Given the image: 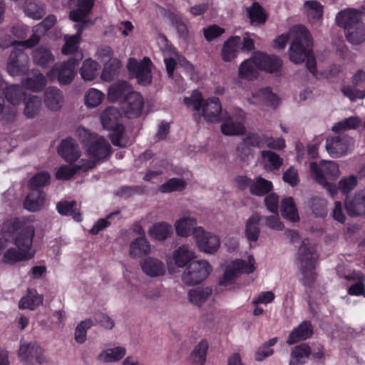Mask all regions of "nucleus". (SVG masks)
<instances>
[{
    "instance_id": "09e8293b",
    "label": "nucleus",
    "mask_w": 365,
    "mask_h": 365,
    "mask_svg": "<svg viewBox=\"0 0 365 365\" xmlns=\"http://www.w3.org/2000/svg\"><path fill=\"white\" fill-rule=\"evenodd\" d=\"M24 114L27 118H34L40 110L41 100L36 96L24 98Z\"/></svg>"
},
{
    "instance_id": "39448f33",
    "label": "nucleus",
    "mask_w": 365,
    "mask_h": 365,
    "mask_svg": "<svg viewBox=\"0 0 365 365\" xmlns=\"http://www.w3.org/2000/svg\"><path fill=\"white\" fill-rule=\"evenodd\" d=\"M183 101L186 106L192 107L194 110L198 113L200 112L202 107V114L207 121L211 123L219 121L222 106L218 98H212L202 103L201 93L195 91L190 97H185Z\"/></svg>"
},
{
    "instance_id": "f8f14e48",
    "label": "nucleus",
    "mask_w": 365,
    "mask_h": 365,
    "mask_svg": "<svg viewBox=\"0 0 365 365\" xmlns=\"http://www.w3.org/2000/svg\"><path fill=\"white\" fill-rule=\"evenodd\" d=\"M82 29L83 26L78 30L77 35L72 36L66 40V42L61 48V53L66 55L71 54V56L66 61H64L62 63L59 68H76V67L79 66L83 58V53L80 51H77V48ZM51 68H58L52 66Z\"/></svg>"
},
{
    "instance_id": "1a4fd4ad",
    "label": "nucleus",
    "mask_w": 365,
    "mask_h": 365,
    "mask_svg": "<svg viewBox=\"0 0 365 365\" xmlns=\"http://www.w3.org/2000/svg\"><path fill=\"white\" fill-rule=\"evenodd\" d=\"M255 259L249 255L247 259H236L230 263L219 281L221 286L228 287L232 284L236 277L243 273L250 274L255 271Z\"/></svg>"
},
{
    "instance_id": "c85d7f7f",
    "label": "nucleus",
    "mask_w": 365,
    "mask_h": 365,
    "mask_svg": "<svg viewBox=\"0 0 365 365\" xmlns=\"http://www.w3.org/2000/svg\"><path fill=\"white\" fill-rule=\"evenodd\" d=\"M241 43V38L239 36H232L223 43L221 56L225 62H230L237 57L238 48Z\"/></svg>"
},
{
    "instance_id": "6e6d98bb",
    "label": "nucleus",
    "mask_w": 365,
    "mask_h": 365,
    "mask_svg": "<svg viewBox=\"0 0 365 365\" xmlns=\"http://www.w3.org/2000/svg\"><path fill=\"white\" fill-rule=\"evenodd\" d=\"M93 322L87 319L77 324L74 331V339L76 343L82 344L87 339V331L93 326Z\"/></svg>"
},
{
    "instance_id": "e433bc0d",
    "label": "nucleus",
    "mask_w": 365,
    "mask_h": 365,
    "mask_svg": "<svg viewBox=\"0 0 365 365\" xmlns=\"http://www.w3.org/2000/svg\"><path fill=\"white\" fill-rule=\"evenodd\" d=\"M133 92L130 85L128 82L122 81L110 86L108 96L110 101H115L121 98L123 100L127 95Z\"/></svg>"
},
{
    "instance_id": "20e7f679",
    "label": "nucleus",
    "mask_w": 365,
    "mask_h": 365,
    "mask_svg": "<svg viewBox=\"0 0 365 365\" xmlns=\"http://www.w3.org/2000/svg\"><path fill=\"white\" fill-rule=\"evenodd\" d=\"M317 257L314 245L309 240H304L298 250L297 265L302 275L301 282L305 286H310L315 281Z\"/></svg>"
},
{
    "instance_id": "473e14b6",
    "label": "nucleus",
    "mask_w": 365,
    "mask_h": 365,
    "mask_svg": "<svg viewBox=\"0 0 365 365\" xmlns=\"http://www.w3.org/2000/svg\"><path fill=\"white\" fill-rule=\"evenodd\" d=\"M313 334L311 324L307 321L302 322L294 328L289 335L287 343L289 345L294 344L299 341L309 338Z\"/></svg>"
},
{
    "instance_id": "4c0bfd02",
    "label": "nucleus",
    "mask_w": 365,
    "mask_h": 365,
    "mask_svg": "<svg viewBox=\"0 0 365 365\" xmlns=\"http://www.w3.org/2000/svg\"><path fill=\"white\" fill-rule=\"evenodd\" d=\"M311 354V348L307 344H302L293 348L289 365H303Z\"/></svg>"
},
{
    "instance_id": "49530a36",
    "label": "nucleus",
    "mask_w": 365,
    "mask_h": 365,
    "mask_svg": "<svg viewBox=\"0 0 365 365\" xmlns=\"http://www.w3.org/2000/svg\"><path fill=\"white\" fill-rule=\"evenodd\" d=\"M247 16L252 24H264L267 21V15L263 8L257 2H254L247 9Z\"/></svg>"
},
{
    "instance_id": "13d9d810",
    "label": "nucleus",
    "mask_w": 365,
    "mask_h": 365,
    "mask_svg": "<svg viewBox=\"0 0 365 365\" xmlns=\"http://www.w3.org/2000/svg\"><path fill=\"white\" fill-rule=\"evenodd\" d=\"M77 203L75 201H63L60 202L56 205V209L59 214L63 215H72L76 221H81V217L80 214H75Z\"/></svg>"
},
{
    "instance_id": "393cba45",
    "label": "nucleus",
    "mask_w": 365,
    "mask_h": 365,
    "mask_svg": "<svg viewBox=\"0 0 365 365\" xmlns=\"http://www.w3.org/2000/svg\"><path fill=\"white\" fill-rule=\"evenodd\" d=\"M45 204V193L40 189H31L24 202V207L30 212H38L44 207Z\"/></svg>"
},
{
    "instance_id": "603ef678",
    "label": "nucleus",
    "mask_w": 365,
    "mask_h": 365,
    "mask_svg": "<svg viewBox=\"0 0 365 365\" xmlns=\"http://www.w3.org/2000/svg\"><path fill=\"white\" fill-rule=\"evenodd\" d=\"M31 259L23 251L16 247H9L4 253L2 260L5 263L13 264L18 262L26 261Z\"/></svg>"
},
{
    "instance_id": "de8ad7c7",
    "label": "nucleus",
    "mask_w": 365,
    "mask_h": 365,
    "mask_svg": "<svg viewBox=\"0 0 365 365\" xmlns=\"http://www.w3.org/2000/svg\"><path fill=\"white\" fill-rule=\"evenodd\" d=\"M105 98L101 91L91 88L86 91L83 97L84 104L88 108H94L98 106Z\"/></svg>"
},
{
    "instance_id": "2eb2a0df",
    "label": "nucleus",
    "mask_w": 365,
    "mask_h": 365,
    "mask_svg": "<svg viewBox=\"0 0 365 365\" xmlns=\"http://www.w3.org/2000/svg\"><path fill=\"white\" fill-rule=\"evenodd\" d=\"M35 235V227L32 225L24 226L16 235L14 243L16 248L23 251L32 258L35 251L32 249L33 239Z\"/></svg>"
},
{
    "instance_id": "a878e982",
    "label": "nucleus",
    "mask_w": 365,
    "mask_h": 365,
    "mask_svg": "<svg viewBox=\"0 0 365 365\" xmlns=\"http://www.w3.org/2000/svg\"><path fill=\"white\" fill-rule=\"evenodd\" d=\"M43 101L48 110L58 111L64 103L63 93L56 87H49L44 92Z\"/></svg>"
},
{
    "instance_id": "69168bd1",
    "label": "nucleus",
    "mask_w": 365,
    "mask_h": 365,
    "mask_svg": "<svg viewBox=\"0 0 365 365\" xmlns=\"http://www.w3.org/2000/svg\"><path fill=\"white\" fill-rule=\"evenodd\" d=\"M130 76H135L137 82L143 86H146L151 82L152 75L150 70H130Z\"/></svg>"
},
{
    "instance_id": "58836bf2",
    "label": "nucleus",
    "mask_w": 365,
    "mask_h": 365,
    "mask_svg": "<svg viewBox=\"0 0 365 365\" xmlns=\"http://www.w3.org/2000/svg\"><path fill=\"white\" fill-rule=\"evenodd\" d=\"M126 354L123 346H116L103 350L97 356V360L102 363H112L120 360Z\"/></svg>"
},
{
    "instance_id": "7ed1b4c3",
    "label": "nucleus",
    "mask_w": 365,
    "mask_h": 365,
    "mask_svg": "<svg viewBox=\"0 0 365 365\" xmlns=\"http://www.w3.org/2000/svg\"><path fill=\"white\" fill-rule=\"evenodd\" d=\"M361 12L355 9H346L337 13L335 21L343 28L348 41L359 44L365 41V25L361 20Z\"/></svg>"
},
{
    "instance_id": "680f3d73",
    "label": "nucleus",
    "mask_w": 365,
    "mask_h": 365,
    "mask_svg": "<svg viewBox=\"0 0 365 365\" xmlns=\"http://www.w3.org/2000/svg\"><path fill=\"white\" fill-rule=\"evenodd\" d=\"M357 185V178L354 175L341 178L338 182V190L344 195L349 193Z\"/></svg>"
},
{
    "instance_id": "ddd939ff",
    "label": "nucleus",
    "mask_w": 365,
    "mask_h": 365,
    "mask_svg": "<svg viewBox=\"0 0 365 365\" xmlns=\"http://www.w3.org/2000/svg\"><path fill=\"white\" fill-rule=\"evenodd\" d=\"M193 237L199 250L206 254H214L220 247V240L218 236L205 231L202 227L199 226L194 229Z\"/></svg>"
},
{
    "instance_id": "0eeeda50",
    "label": "nucleus",
    "mask_w": 365,
    "mask_h": 365,
    "mask_svg": "<svg viewBox=\"0 0 365 365\" xmlns=\"http://www.w3.org/2000/svg\"><path fill=\"white\" fill-rule=\"evenodd\" d=\"M120 117L118 110L113 107L107 108L101 115V120L104 128L110 130V138L114 145L125 147L128 140L123 134V126L118 123Z\"/></svg>"
},
{
    "instance_id": "a211bd4d",
    "label": "nucleus",
    "mask_w": 365,
    "mask_h": 365,
    "mask_svg": "<svg viewBox=\"0 0 365 365\" xmlns=\"http://www.w3.org/2000/svg\"><path fill=\"white\" fill-rule=\"evenodd\" d=\"M121 107L129 118L138 117L143 108V98L140 93L133 91L122 101Z\"/></svg>"
},
{
    "instance_id": "dca6fc26",
    "label": "nucleus",
    "mask_w": 365,
    "mask_h": 365,
    "mask_svg": "<svg viewBox=\"0 0 365 365\" xmlns=\"http://www.w3.org/2000/svg\"><path fill=\"white\" fill-rule=\"evenodd\" d=\"M351 141L349 135L339 134L327 139L326 149L331 157L340 158L347 153Z\"/></svg>"
},
{
    "instance_id": "b1692460",
    "label": "nucleus",
    "mask_w": 365,
    "mask_h": 365,
    "mask_svg": "<svg viewBox=\"0 0 365 365\" xmlns=\"http://www.w3.org/2000/svg\"><path fill=\"white\" fill-rule=\"evenodd\" d=\"M245 117V114L242 110H239L236 120L233 117H228L226 118L222 125L221 130L224 135H237L242 134L245 132V127L240 122Z\"/></svg>"
},
{
    "instance_id": "3c124183",
    "label": "nucleus",
    "mask_w": 365,
    "mask_h": 365,
    "mask_svg": "<svg viewBox=\"0 0 365 365\" xmlns=\"http://www.w3.org/2000/svg\"><path fill=\"white\" fill-rule=\"evenodd\" d=\"M22 83L27 89L34 92H39L46 86V81L42 74L36 73L29 76Z\"/></svg>"
},
{
    "instance_id": "f03ea898",
    "label": "nucleus",
    "mask_w": 365,
    "mask_h": 365,
    "mask_svg": "<svg viewBox=\"0 0 365 365\" xmlns=\"http://www.w3.org/2000/svg\"><path fill=\"white\" fill-rule=\"evenodd\" d=\"M289 59L296 64L306 63V68H317L309 31L303 26L295 28V35L289 47Z\"/></svg>"
},
{
    "instance_id": "774afa93",
    "label": "nucleus",
    "mask_w": 365,
    "mask_h": 365,
    "mask_svg": "<svg viewBox=\"0 0 365 365\" xmlns=\"http://www.w3.org/2000/svg\"><path fill=\"white\" fill-rule=\"evenodd\" d=\"M341 92L351 101L365 98V90H358L349 86L342 87Z\"/></svg>"
},
{
    "instance_id": "c9c22d12",
    "label": "nucleus",
    "mask_w": 365,
    "mask_h": 365,
    "mask_svg": "<svg viewBox=\"0 0 365 365\" xmlns=\"http://www.w3.org/2000/svg\"><path fill=\"white\" fill-rule=\"evenodd\" d=\"M29 62V56L24 51L14 48L9 55L7 68H28Z\"/></svg>"
},
{
    "instance_id": "f3484780",
    "label": "nucleus",
    "mask_w": 365,
    "mask_h": 365,
    "mask_svg": "<svg viewBox=\"0 0 365 365\" xmlns=\"http://www.w3.org/2000/svg\"><path fill=\"white\" fill-rule=\"evenodd\" d=\"M238 183L242 187L249 186L250 193L256 196H263L273 188L272 182L262 177L255 178L252 180L245 177H240Z\"/></svg>"
},
{
    "instance_id": "338daca9",
    "label": "nucleus",
    "mask_w": 365,
    "mask_h": 365,
    "mask_svg": "<svg viewBox=\"0 0 365 365\" xmlns=\"http://www.w3.org/2000/svg\"><path fill=\"white\" fill-rule=\"evenodd\" d=\"M50 180V175L47 172H41L35 175L30 180L32 189H38V187L47 185Z\"/></svg>"
},
{
    "instance_id": "6e6552de",
    "label": "nucleus",
    "mask_w": 365,
    "mask_h": 365,
    "mask_svg": "<svg viewBox=\"0 0 365 365\" xmlns=\"http://www.w3.org/2000/svg\"><path fill=\"white\" fill-rule=\"evenodd\" d=\"M255 259L249 255L247 259H236L230 263L219 281L221 286L228 287L232 284L236 277L243 273L250 274L255 271Z\"/></svg>"
},
{
    "instance_id": "4be33fe9",
    "label": "nucleus",
    "mask_w": 365,
    "mask_h": 365,
    "mask_svg": "<svg viewBox=\"0 0 365 365\" xmlns=\"http://www.w3.org/2000/svg\"><path fill=\"white\" fill-rule=\"evenodd\" d=\"M58 153L66 161L70 163L77 161L81 155L78 144L71 138L61 141Z\"/></svg>"
},
{
    "instance_id": "5701e85b",
    "label": "nucleus",
    "mask_w": 365,
    "mask_h": 365,
    "mask_svg": "<svg viewBox=\"0 0 365 365\" xmlns=\"http://www.w3.org/2000/svg\"><path fill=\"white\" fill-rule=\"evenodd\" d=\"M250 102L253 104L263 103L276 108L279 103V98L269 88H264L252 93Z\"/></svg>"
},
{
    "instance_id": "5fc2aeb1",
    "label": "nucleus",
    "mask_w": 365,
    "mask_h": 365,
    "mask_svg": "<svg viewBox=\"0 0 365 365\" xmlns=\"http://www.w3.org/2000/svg\"><path fill=\"white\" fill-rule=\"evenodd\" d=\"M187 182L180 178H173L161 185L159 190L163 193L181 191L185 188Z\"/></svg>"
},
{
    "instance_id": "cd10ccee",
    "label": "nucleus",
    "mask_w": 365,
    "mask_h": 365,
    "mask_svg": "<svg viewBox=\"0 0 365 365\" xmlns=\"http://www.w3.org/2000/svg\"><path fill=\"white\" fill-rule=\"evenodd\" d=\"M195 258V251L188 245H182L172 255L174 264L178 267H187Z\"/></svg>"
},
{
    "instance_id": "6ab92c4d",
    "label": "nucleus",
    "mask_w": 365,
    "mask_h": 365,
    "mask_svg": "<svg viewBox=\"0 0 365 365\" xmlns=\"http://www.w3.org/2000/svg\"><path fill=\"white\" fill-rule=\"evenodd\" d=\"M140 267L143 272L150 277H159L166 272L165 263L155 257H146L140 262Z\"/></svg>"
},
{
    "instance_id": "f704fd0d",
    "label": "nucleus",
    "mask_w": 365,
    "mask_h": 365,
    "mask_svg": "<svg viewBox=\"0 0 365 365\" xmlns=\"http://www.w3.org/2000/svg\"><path fill=\"white\" fill-rule=\"evenodd\" d=\"M261 219L260 215L255 212L247 220L245 225V236L250 242H255L259 238L260 233L259 223Z\"/></svg>"
},
{
    "instance_id": "864d4df0",
    "label": "nucleus",
    "mask_w": 365,
    "mask_h": 365,
    "mask_svg": "<svg viewBox=\"0 0 365 365\" xmlns=\"http://www.w3.org/2000/svg\"><path fill=\"white\" fill-rule=\"evenodd\" d=\"M345 277L349 280L358 279L357 282L349 288V294L355 296L365 295V287L364 284L365 277L361 272L353 273L351 275H346Z\"/></svg>"
},
{
    "instance_id": "bf43d9fd",
    "label": "nucleus",
    "mask_w": 365,
    "mask_h": 365,
    "mask_svg": "<svg viewBox=\"0 0 365 365\" xmlns=\"http://www.w3.org/2000/svg\"><path fill=\"white\" fill-rule=\"evenodd\" d=\"M82 163L80 160L76 165H68L61 166L56 173V177L58 180H68L73 176L77 171L82 170L79 165Z\"/></svg>"
},
{
    "instance_id": "a18cd8bd",
    "label": "nucleus",
    "mask_w": 365,
    "mask_h": 365,
    "mask_svg": "<svg viewBox=\"0 0 365 365\" xmlns=\"http://www.w3.org/2000/svg\"><path fill=\"white\" fill-rule=\"evenodd\" d=\"M307 16L313 23L322 19L324 7L322 4L316 0L306 1L304 4Z\"/></svg>"
},
{
    "instance_id": "c756f323",
    "label": "nucleus",
    "mask_w": 365,
    "mask_h": 365,
    "mask_svg": "<svg viewBox=\"0 0 365 365\" xmlns=\"http://www.w3.org/2000/svg\"><path fill=\"white\" fill-rule=\"evenodd\" d=\"M173 227L166 222L154 223L148 230L149 236L157 241L163 242L173 235Z\"/></svg>"
},
{
    "instance_id": "72a5a7b5",
    "label": "nucleus",
    "mask_w": 365,
    "mask_h": 365,
    "mask_svg": "<svg viewBox=\"0 0 365 365\" xmlns=\"http://www.w3.org/2000/svg\"><path fill=\"white\" fill-rule=\"evenodd\" d=\"M150 251V245L145 237H138L131 242L129 255L133 258H139L148 255Z\"/></svg>"
},
{
    "instance_id": "f257e3e1",
    "label": "nucleus",
    "mask_w": 365,
    "mask_h": 365,
    "mask_svg": "<svg viewBox=\"0 0 365 365\" xmlns=\"http://www.w3.org/2000/svg\"><path fill=\"white\" fill-rule=\"evenodd\" d=\"M76 135L83 144L87 159H81L79 168L86 171L95 166L96 163L106 158L110 153V145L106 139L94 133H90L82 126L77 128Z\"/></svg>"
},
{
    "instance_id": "8fccbe9b",
    "label": "nucleus",
    "mask_w": 365,
    "mask_h": 365,
    "mask_svg": "<svg viewBox=\"0 0 365 365\" xmlns=\"http://www.w3.org/2000/svg\"><path fill=\"white\" fill-rule=\"evenodd\" d=\"M361 123V120L357 116H351L339 121L332 126V131L337 134L344 135V132L356 128Z\"/></svg>"
},
{
    "instance_id": "412c9836",
    "label": "nucleus",
    "mask_w": 365,
    "mask_h": 365,
    "mask_svg": "<svg viewBox=\"0 0 365 365\" xmlns=\"http://www.w3.org/2000/svg\"><path fill=\"white\" fill-rule=\"evenodd\" d=\"M34 63L42 68L51 66L55 56L48 45H40L32 51Z\"/></svg>"
},
{
    "instance_id": "7c9ffc66",
    "label": "nucleus",
    "mask_w": 365,
    "mask_h": 365,
    "mask_svg": "<svg viewBox=\"0 0 365 365\" xmlns=\"http://www.w3.org/2000/svg\"><path fill=\"white\" fill-rule=\"evenodd\" d=\"M346 209L350 215H361L365 214V190H361L355 194L350 200H346Z\"/></svg>"
},
{
    "instance_id": "9d476101",
    "label": "nucleus",
    "mask_w": 365,
    "mask_h": 365,
    "mask_svg": "<svg viewBox=\"0 0 365 365\" xmlns=\"http://www.w3.org/2000/svg\"><path fill=\"white\" fill-rule=\"evenodd\" d=\"M212 268L206 260H195L188 264L182 274V280L187 285H196L205 280Z\"/></svg>"
},
{
    "instance_id": "c03bdc74",
    "label": "nucleus",
    "mask_w": 365,
    "mask_h": 365,
    "mask_svg": "<svg viewBox=\"0 0 365 365\" xmlns=\"http://www.w3.org/2000/svg\"><path fill=\"white\" fill-rule=\"evenodd\" d=\"M24 12L29 17L38 20L46 14V6L41 1H29L25 4Z\"/></svg>"
},
{
    "instance_id": "4468645a",
    "label": "nucleus",
    "mask_w": 365,
    "mask_h": 365,
    "mask_svg": "<svg viewBox=\"0 0 365 365\" xmlns=\"http://www.w3.org/2000/svg\"><path fill=\"white\" fill-rule=\"evenodd\" d=\"M19 357L24 365H34V362L43 364L47 362L43 349L34 342H20Z\"/></svg>"
},
{
    "instance_id": "4d7b16f0",
    "label": "nucleus",
    "mask_w": 365,
    "mask_h": 365,
    "mask_svg": "<svg viewBox=\"0 0 365 365\" xmlns=\"http://www.w3.org/2000/svg\"><path fill=\"white\" fill-rule=\"evenodd\" d=\"M5 96L13 106L19 105L22 99L24 100V98H26L23 88L17 85L8 87L5 92Z\"/></svg>"
},
{
    "instance_id": "e2e57ef3",
    "label": "nucleus",
    "mask_w": 365,
    "mask_h": 365,
    "mask_svg": "<svg viewBox=\"0 0 365 365\" xmlns=\"http://www.w3.org/2000/svg\"><path fill=\"white\" fill-rule=\"evenodd\" d=\"M165 68H175L179 64L184 68H192V66L182 56L175 55V57L164 58Z\"/></svg>"
},
{
    "instance_id": "2f4dec72",
    "label": "nucleus",
    "mask_w": 365,
    "mask_h": 365,
    "mask_svg": "<svg viewBox=\"0 0 365 365\" xmlns=\"http://www.w3.org/2000/svg\"><path fill=\"white\" fill-rule=\"evenodd\" d=\"M43 302V297L39 294L36 290L29 289L26 294L24 296L19 302L20 309L35 310L41 306Z\"/></svg>"
},
{
    "instance_id": "a19ab883",
    "label": "nucleus",
    "mask_w": 365,
    "mask_h": 365,
    "mask_svg": "<svg viewBox=\"0 0 365 365\" xmlns=\"http://www.w3.org/2000/svg\"><path fill=\"white\" fill-rule=\"evenodd\" d=\"M280 210L282 217L287 220L296 222L299 219L295 203L291 197H286L282 200Z\"/></svg>"
},
{
    "instance_id": "ea45409f",
    "label": "nucleus",
    "mask_w": 365,
    "mask_h": 365,
    "mask_svg": "<svg viewBox=\"0 0 365 365\" xmlns=\"http://www.w3.org/2000/svg\"><path fill=\"white\" fill-rule=\"evenodd\" d=\"M261 158L264 169L269 171L278 170L283 163V159L271 150H262Z\"/></svg>"
},
{
    "instance_id": "aec40b11",
    "label": "nucleus",
    "mask_w": 365,
    "mask_h": 365,
    "mask_svg": "<svg viewBox=\"0 0 365 365\" xmlns=\"http://www.w3.org/2000/svg\"><path fill=\"white\" fill-rule=\"evenodd\" d=\"M213 299V290L209 286L198 287L191 289L187 292L189 302L197 307H201L205 303Z\"/></svg>"
},
{
    "instance_id": "bb28decb",
    "label": "nucleus",
    "mask_w": 365,
    "mask_h": 365,
    "mask_svg": "<svg viewBox=\"0 0 365 365\" xmlns=\"http://www.w3.org/2000/svg\"><path fill=\"white\" fill-rule=\"evenodd\" d=\"M197 220L195 217L190 215H182L180 217L174 224L175 232L180 237H187L193 235V230L196 226Z\"/></svg>"
},
{
    "instance_id": "79ce46f5",
    "label": "nucleus",
    "mask_w": 365,
    "mask_h": 365,
    "mask_svg": "<svg viewBox=\"0 0 365 365\" xmlns=\"http://www.w3.org/2000/svg\"><path fill=\"white\" fill-rule=\"evenodd\" d=\"M208 349V342L202 339L193 349L190 356L189 361L194 365H204L207 351Z\"/></svg>"
},
{
    "instance_id": "052dcab7",
    "label": "nucleus",
    "mask_w": 365,
    "mask_h": 365,
    "mask_svg": "<svg viewBox=\"0 0 365 365\" xmlns=\"http://www.w3.org/2000/svg\"><path fill=\"white\" fill-rule=\"evenodd\" d=\"M52 75L58 76V81L60 84L67 85L73 80L76 73L74 70H51L48 76L51 77Z\"/></svg>"
},
{
    "instance_id": "37998d69",
    "label": "nucleus",
    "mask_w": 365,
    "mask_h": 365,
    "mask_svg": "<svg viewBox=\"0 0 365 365\" xmlns=\"http://www.w3.org/2000/svg\"><path fill=\"white\" fill-rule=\"evenodd\" d=\"M113 50L108 46H103L98 48L96 52L98 60L104 63L103 68H120V61L117 58L113 60L112 64L108 66V63L113 58Z\"/></svg>"
},
{
    "instance_id": "423d86ee",
    "label": "nucleus",
    "mask_w": 365,
    "mask_h": 365,
    "mask_svg": "<svg viewBox=\"0 0 365 365\" xmlns=\"http://www.w3.org/2000/svg\"><path fill=\"white\" fill-rule=\"evenodd\" d=\"M310 171L315 180L327 188L330 195L334 197L337 194L336 187L327 182V179L335 180L339 175V168L334 161H322L319 165L317 163L310 164Z\"/></svg>"
},
{
    "instance_id": "9b49d317",
    "label": "nucleus",
    "mask_w": 365,
    "mask_h": 365,
    "mask_svg": "<svg viewBox=\"0 0 365 365\" xmlns=\"http://www.w3.org/2000/svg\"><path fill=\"white\" fill-rule=\"evenodd\" d=\"M282 66V61L279 56L258 51L244 61L238 68H281Z\"/></svg>"
},
{
    "instance_id": "0e129e2a",
    "label": "nucleus",
    "mask_w": 365,
    "mask_h": 365,
    "mask_svg": "<svg viewBox=\"0 0 365 365\" xmlns=\"http://www.w3.org/2000/svg\"><path fill=\"white\" fill-rule=\"evenodd\" d=\"M225 32V29L220 27L216 24L209 26L203 29V35L205 38L210 42L220 37Z\"/></svg>"
}]
</instances>
